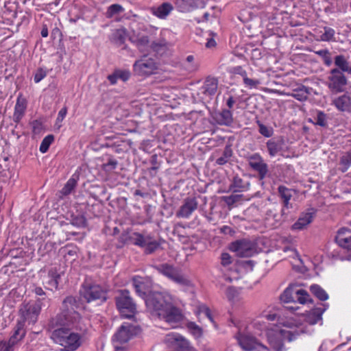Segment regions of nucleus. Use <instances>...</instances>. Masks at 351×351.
<instances>
[{
	"mask_svg": "<svg viewBox=\"0 0 351 351\" xmlns=\"http://www.w3.org/2000/svg\"><path fill=\"white\" fill-rule=\"evenodd\" d=\"M130 39L141 52L149 51V49H151L152 44H149L147 36L134 32L133 34L130 36Z\"/></svg>",
	"mask_w": 351,
	"mask_h": 351,
	"instance_id": "6ab92c4d",
	"label": "nucleus"
},
{
	"mask_svg": "<svg viewBox=\"0 0 351 351\" xmlns=\"http://www.w3.org/2000/svg\"><path fill=\"white\" fill-rule=\"evenodd\" d=\"M81 296L87 302L97 300H106V293L102 288L97 285L83 286L80 291Z\"/></svg>",
	"mask_w": 351,
	"mask_h": 351,
	"instance_id": "9d476101",
	"label": "nucleus"
},
{
	"mask_svg": "<svg viewBox=\"0 0 351 351\" xmlns=\"http://www.w3.org/2000/svg\"><path fill=\"white\" fill-rule=\"evenodd\" d=\"M259 132L265 137H270L273 134V130L263 124H259Z\"/></svg>",
	"mask_w": 351,
	"mask_h": 351,
	"instance_id": "5fc2aeb1",
	"label": "nucleus"
},
{
	"mask_svg": "<svg viewBox=\"0 0 351 351\" xmlns=\"http://www.w3.org/2000/svg\"><path fill=\"white\" fill-rule=\"evenodd\" d=\"M315 123L320 126H325L326 125V119L324 113L318 112L315 117Z\"/></svg>",
	"mask_w": 351,
	"mask_h": 351,
	"instance_id": "864d4df0",
	"label": "nucleus"
},
{
	"mask_svg": "<svg viewBox=\"0 0 351 351\" xmlns=\"http://www.w3.org/2000/svg\"><path fill=\"white\" fill-rule=\"evenodd\" d=\"M197 208V202L195 198H187L184 204L177 213V216L182 218H189Z\"/></svg>",
	"mask_w": 351,
	"mask_h": 351,
	"instance_id": "a211bd4d",
	"label": "nucleus"
},
{
	"mask_svg": "<svg viewBox=\"0 0 351 351\" xmlns=\"http://www.w3.org/2000/svg\"><path fill=\"white\" fill-rule=\"evenodd\" d=\"M249 165L259 173L261 179H263L267 173V165L263 162L261 156L255 154L249 157Z\"/></svg>",
	"mask_w": 351,
	"mask_h": 351,
	"instance_id": "f3484780",
	"label": "nucleus"
},
{
	"mask_svg": "<svg viewBox=\"0 0 351 351\" xmlns=\"http://www.w3.org/2000/svg\"><path fill=\"white\" fill-rule=\"evenodd\" d=\"M124 11V8L119 4H112L108 7L106 12V16L112 18L115 14H119Z\"/></svg>",
	"mask_w": 351,
	"mask_h": 351,
	"instance_id": "ea45409f",
	"label": "nucleus"
},
{
	"mask_svg": "<svg viewBox=\"0 0 351 351\" xmlns=\"http://www.w3.org/2000/svg\"><path fill=\"white\" fill-rule=\"evenodd\" d=\"M80 315L75 311L68 312L66 314L60 315L57 317V324L60 325L75 324L80 319Z\"/></svg>",
	"mask_w": 351,
	"mask_h": 351,
	"instance_id": "393cba45",
	"label": "nucleus"
},
{
	"mask_svg": "<svg viewBox=\"0 0 351 351\" xmlns=\"http://www.w3.org/2000/svg\"><path fill=\"white\" fill-rule=\"evenodd\" d=\"M341 165L344 166L343 171L348 169V168L351 165V152L346 153L341 158Z\"/></svg>",
	"mask_w": 351,
	"mask_h": 351,
	"instance_id": "de8ad7c7",
	"label": "nucleus"
},
{
	"mask_svg": "<svg viewBox=\"0 0 351 351\" xmlns=\"http://www.w3.org/2000/svg\"><path fill=\"white\" fill-rule=\"evenodd\" d=\"M215 45H216V42H215V40L213 38H208V40H207V42L206 43V47L207 48H213Z\"/></svg>",
	"mask_w": 351,
	"mask_h": 351,
	"instance_id": "69168bd1",
	"label": "nucleus"
},
{
	"mask_svg": "<svg viewBox=\"0 0 351 351\" xmlns=\"http://www.w3.org/2000/svg\"><path fill=\"white\" fill-rule=\"evenodd\" d=\"M53 341L62 347L64 351H74L82 343V337L71 328H60L53 331Z\"/></svg>",
	"mask_w": 351,
	"mask_h": 351,
	"instance_id": "7ed1b4c3",
	"label": "nucleus"
},
{
	"mask_svg": "<svg viewBox=\"0 0 351 351\" xmlns=\"http://www.w3.org/2000/svg\"><path fill=\"white\" fill-rule=\"evenodd\" d=\"M346 84V79L343 74L338 69H334L328 77V86L333 93H339L343 90V86Z\"/></svg>",
	"mask_w": 351,
	"mask_h": 351,
	"instance_id": "ddd939ff",
	"label": "nucleus"
},
{
	"mask_svg": "<svg viewBox=\"0 0 351 351\" xmlns=\"http://www.w3.org/2000/svg\"><path fill=\"white\" fill-rule=\"evenodd\" d=\"M276 317L274 313L263 311L259 317L253 322V327L256 335L265 337L269 345L276 351H283V341H289L293 339L292 332L287 329H280L278 326L267 323V321H274Z\"/></svg>",
	"mask_w": 351,
	"mask_h": 351,
	"instance_id": "f03ea898",
	"label": "nucleus"
},
{
	"mask_svg": "<svg viewBox=\"0 0 351 351\" xmlns=\"http://www.w3.org/2000/svg\"><path fill=\"white\" fill-rule=\"evenodd\" d=\"M76 185V182L73 178H70L61 190L60 193L63 195H67L71 193Z\"/></svg>",
	"mask_w": 351,
	"mask_h": 351,
	"instance_id": "c03bdc74",
	"label": "nucleus"
},
{
	"mask_svg": "<svg viewBox=\"0 0 351 351\" xmlns=\"http://www.w3.org/2000/svg\"><path fill=\"white\" fill-rule=\"evenodd\" d=\"M323 59H324V63L326 65L330 66L331 64L332 60H331L329 53L326 54V56L325 57H324Z\"/></svg>",
	"mask_w": 351,
	"mask_h": 351,
	"instance_id": "774afa93",
	"label": "nucleus"
},
{
	"mask_svg": "<svg viewBox=\"0 0 351 351\" xmlns=\"http://www.w3.org/2000/svg\"><path fill=\"white\" fill-rule=\"evenodd\" d=\"M133 70L139 76H148L157 72L158 64L154 58L144 56L134 62Z\"/></svg>",
	"mask_w": 351,
	"mask_h": 351,
	"instance_id": "423d86ee",
	"label": "nucleus"
},
{
	"mask_svg": "<svg viewBox=\"0 0 351 351\" xmlns=\"http://www.w3.org/2000/svg\"><path fill=\"white\" fill-rule=\"evenodd\" d=\"M239 346L244 351H266L267 348L250 335H239L237 337Z\"/></svg>",
	"mask_w": 351,
	"mask_h": 351,
	"instance_id": "9b49d317",
	"label": "nucleus"
},
{
	"mask_svg": "<svg viewBox=\"0 0 351 351\" xmlns=\"http://www.w3.org/2000/svg\"><path fill=\"white\" fill-rule=\"evenodd\" d=\"M34 292L37 295H45V292H44L43 289L40 287H36L34 289Z\"/></svg>",
	"mask_w": 351,
	"mask_h": 351,
	"instance_id": "338daca9",
	"label": "nucleus"
},
{
	"mask_svg": "<svg viewBox=\"0 0 351 351\" xmlns=\"http://www.w3.org/2000/svg\"><path fill=\"white\" fill-rule=\"evenodd\" d=\"M138 330L130 323H123L112 337V342L115 349L122 350L121 345L127 343Z\"/></svg>",
	"mask_w": 351,
	"mask_h": 351,
	"instance_id": "20e7f679",
	"label": "nucleus"
},
{
	"mask_svg": "<svg viewBox=\"0 0 351 351\" xmlns=\"http://www.w3.org/2000/svg\"><path fill=\"white\" fill-rule=\"evenodd\" d=\"M186 327L195 338L198 339L202 336L203 332L202 328L197 325L195 322H188Z\"/></svg>",
	"mask_w": 351,
	"mask_h": 351,
	"instance_id": "4c0bfd02",
	"label": "nucleus"
},
{
	"mask_svg": "<svg viewBox=\"0 0 351 351\" xmlns=\"http://www.w3.org/2000/svg\"><path fill=\"white\" fill-rule=\"evenodd\" d=\"M313 213H302L298 221L292 225L291 229L297 231L302 230L306 228V227L313 221Z\"/></svg>",
	"mask_w": 351,
	"mask_h": 351,
	"instance_id": "b1692460",
	"label": "nucleus"
},
{
	"mask_svg": "<svg viewBox=\"0 0 351 351\" xmlns=\"http://www.w3.org/2000/svg\"><path fill=\"white\" fill-rule=\"evenodd\" d=\"M231 263V256L228 253L221 254V263L223 265H229Z\"/></svg>",
	"mask_w": 351,
	"mask_h": 351,
	"instance_id": "680f3d73",
	"label": "nucleus"
},
{
	"mask_svg": "<svg viewBox=\"0 0 351 351\" xmlns=\"http://www.w3.org/2000/svg\"><path fill=\"white\" fill-rule=\"evenodd\" d=\"M206 0H176L177 9L182 12H191L205 6Z\"/></svg>",
	"mask_w": 351,
	"mask_h": 351,
	"instance_id": "dca6fc26",
	"label": "nucleus"
},
{
	"mask_svg": "<svg viewBox=\"0 0 351 351\" xmlns=\"http://www.w3.org/2000/svg\"><path fill=\"white\" fill-rule=\"evenodd\" d=\"M132 239L135 245L144 247L147 253L153 252L159 246L158 243L149 234L134 233Z\"/></svg>",
	"mask_w": 351,
	"mask_h": 351,
	"instance_id": "f8f14e48",
	"label": "nucleus"
},
{
	"mask_svg": "<svg viewBox=\"0 0 351 351\" xmlns=\"http://www.w3.org/2000/svg\"><path fill=\"white\" fill-rule=\"evenodd\" d=\"M0 351H13V347L9 343V341H0Z\"/></svg>",
	"mask_w": 351,
	"mask_h": 351,
	"instance_id": "13d9d810",
	"label": "nucleus"
},
{
	"mask_svg": "<svg viewBox=\"0 0 351 351\" xmlns=\"http://www.w3.org/2000/svg\"><path fill=\"white\" fill-rule=\"evenodd\" d=\"M310 290L313 294H314L320 300H326L328 298V295L326 292L321 288L319 285H313L310 287Z\"/></svg>",
	"mask_w": 351,
	"mask_h": 351,
	"instance_id": "f704fd0d",
	"label": "nucleus"
},
{
	"mask_svg": "<svg viewBox=\"0 0 351 351\" xmlns=\"http://www.w3.org/2000/svg\"><path fill=\"white\" fill-rule=\"evenodd\" d=\"M221 232L226 234H233L234 231L229 226H224L221 228Z\"/></svg>",
	"mask_w": 351,
	"mask_h": 351,
	"instance_id": "0e129e2a",
	"label": "nucleus"
},
{
	"mask_svg": "<svg viewBox=\"0 0 351 351\" xmlns=\"http://www.w3.org/2000/svg\"><path fill=\"white\" fill-rule=\"evenodd\" d=\"M27 107L26 100L21 97H18L16 103L14 107V113L13 119L15 122H19L23 116L24 115Z\"/></svg>",
	"mask_w": 351,
	"mask_h": 351,
	"instance_id": "bb28decb",
	"label": "nucleus"
},
{
	"mask_svg": "<svg viewBox=\"0 0 351 351\" xmlns=\"http://www.w3.org/2000/svg\"><path fill=\"white\" fill-rule=\"evenodd\" d=\"M108 79L111 84H115L119 79L118 75H117V71H115L112 74L108 75Z\"/></svg>",
	"mask_w": 351,
	"mask_h": 351,
	"instance_id": "e2e57ef3",
	"label": "nucleus"
},
{
	"mask_svg": "<svg viewBox=\"0 0 351 351\" xmlns=\"http://www.w3.org/2000/svg\"><path fill=\"white\" fill-rule=\"evenodd\" d=\"M335 65L343 71L351 72V68L349 66L348 61L343 56H337L335 59Z\"/></svg>",
	"mask_w": 351,
	"mask_h": 351,
	"instance_id": "58836bf2",
	"label": "nucleus"
},
{
	"mask_svg": "<svg viewBox=\"0 0 351 351\" xmlns=\"http://www.w3.org/2000/svg\"><path fill=\"white\" fill-rule=\"evenodd\" d=\"M47 72L43 68H39L35 73L34 80L36 83L40 82L47 76Z\"/></svg>",
	"mask_w": 351,
	"mask_h": 351,
	"instance_id": "09e8293b",
	"label": "nucleus"
},
{
	"mask_svg": "<svg viewBox=\"0 0 351 351\" xmlns=\"http://www.w3.org/2000/svg\"><path fill=\"white\" fill-rule=\"evenodd\" d=\"M230 250L241 257L252 256L256 253L255 244L248 240H240L232 243Z\"/></svg>",
	"mask_w": 351,
	"mask_h": 351,
	"instance_id": "1a4fd4ad",
	"label": "nucleus"
},
{
	"mask_svg": "<svg viewBox=\"0 0 351 351\" xmlns=\"http://www.w3.org/2000/svg\"><path fill=\"white\" fill-rule=\"evenodd\" d=\"M336 108L341 111H348L351 108L350 98L346 95H341L333 101Z\"/></svg>",
	"mask_w": 351,
	"mask_h": 351,
	"instance_id": "c85d7f7f",
	"label": "nucleus"
},
{
	"mask_svg": "<svg viewBox=\"0 0 351 351\" xmlns=\"http://www.w3.org/2000/svg\"><path fill=\"white\" fill-rule=\"evenodd\" d=\"M145 301L151 313L164 319L172 328H178L184 319V314L175 306L173 298L168 293L150 292Z\"/></svg>",
	"mask_w": 351,
	"mask_h": 351,
	"instance_id": "f257e3e1",
	"label": "nucleus"
},
{
	"mask_svg": "<svg viewBox=\"0 0 351 351\" xmlns=\"http://www.w3.org/2000/svg\"><path fill=\"white\" fill-rule=\"evenodd\" d=\"M158 271L171 280L185 287L191 285V281L178 269L167 264H162L156 267Z\"/></svg>",
	"mask_w": 351,
	"mask_h": 351,
	"instance_id": "0eeeda50",
	"label": "nucleus"
},
{
	"mask_svg": "<svg viewBox=\"0 0 351 351\" xmlns=\"http://www.w3.org/2000/svg\"><path fill=\"white\" fill-rule=\"evenodd\" d=\"M119 79L123 82L128 80L130 77V72L128 70H116Z\"/></svg>",
	"mask_w": 351,
	"mask_h": 351,
	"instance_id": "6e6d98bb",
	"label": "nucleus"
},
{
	"mask_svg": "<svg viewBox=\"0 0 351 351\" xmlns=\"http://www.w3.org/2000/svg\"><path fill=\"white\" fill-rule=\"evenodd\" d=\"M325 309L315 308L310 311L305 315L304 321L309 325H315L322 320V316Z\"/></svg>",
	"mask_w": 351,
	"mask_h": 351,
	"instance_id": "a878e982",
	"label": "nucleus"
},
{
	"mask_svg": "<svg viewBox=\"0 0 351 351\" xmlns=\"http://www.w3.org/2000/svg\"><path fill=\"white\" fill-rule=\"evenodd\" d=\"M199 311L202 313L204 314L211 322H213L210 311L207 306L204 305L201 306L199 307Z\"/></svg>",
	"mask_w": 351,
	"mask_h": 351,
	"instance_id": "052dcab7",
	"label": "nucleus"
},
{
	"mask_svg": "<svg viewBox=\"0 0 351 351\" xmlns=\"http://www.w3.org/2000/svg\"><path fill=\"white\" fill-rule=\"evenodd\" d=\"M283 252L287 254V257L298 258L300 261H301L298 252L295 249L290 247H287L284 248Z\"/></svg>",
	"mask_w": 351,
	"mask_h": 351,
	"instance_id": "3c124183",
	"label": "nucleus"
},
{
	"mask_svg": "<svg viewBox=\"0 0 351 351\" xmlns=\"http://www.w3.org/2000/svg\"><path fill=\"white\" fill-rule=\"evenodd\" d=\"M125 38V29H117L112 34V40L117 44H121L124 42Z\"/></svg>",
	"mask_w": 351,
	"mask_h": 351,
	"instance_id": "37998d69",
	"label": "nucleus"
},
{
	"mask_svg": "<svg viewBox=\"0 0 351 351\" xmlns=\"http://www.w3.org/2000/svg\"><path fill=\"white\" fill-rule=\"evenodd\" d=\"M241 75L243 77L244 84L248 88H257L258 86L261 84V81L259 80H254L249 78L247 76V73L245 71L241 72Z\"/></svg>",
	"mask_w": 351,
	"mask_h": 351,
	"instance_id": "c9c22d12",
	"label": "nucleus"
},
{
	"mask_svg": "<svg viewBox=\"0 0 351 351\" xmlns=\"http://www.w3.org/2000/svg\"><path fill=\"white\" fill-rule=\"evenodd\" d=\"M25 334L24 322H17L13 334L8 340L9 343L14 347L24 338Z\"/></svg>",
	"mask_w": 351,
	"mask_h": 351,
	"instance_id": "5701e85b",
	"label": "nucleus"
},
{
	"mask_svg": "<svg viewBox=\"0 0 351 351\" xmlns=\"http://www.w3.org/2000/svg\"><path fill=\"white\" fill-rule=\"evenodd\" d=\"M116 304L121 316L123 317L131 318L136 313V305L127 290L120 291L119 295L117 297Z\"/></svg>",
	"mask_w": 351,
	"mask_h": 351,
	"instance_id": "39448f33",
	"label": "nucleus"
},
{
	"mask_svg": "<svg viewBox=\"0 0 351 351\" xmlns=\"http://www.w3.org/2000/svg\"><path fill=\"white\" fill-rule=\"evenodd\" d=\"M41 310V304L39 301L24 303L19 310V315L21 320L19 322H29L34 324Z\"/></svg>",
	"mask_w": 351,
	"mask_h": 351,
	"instance_id": "6e6552de",
	"label": "nucleus"
},
{
	"mask_svg": "<svg viewBox=\"0 0 351 351\" xmlns=\"http://www.w3.org/2000/svg\"><path fill=\"white\" fill-rule=\"evenodd\" d=\"M279 192L284 200L285 206L286 207V208H289V202L291 197L290 191L285 187L280 186Z\"/></svg>",
	"mask_w": 351,
	"mask_h": 351,
	"instance_id": "a18cd8bd",
	"label": "nucleus"
},
{
	"mask_svg": "<svg viewBox=\"0 0 351 351\" xmlns=\"http://www.w3.org/2000/svg\"><path fill=\"white\" fill-rule=\"evenodd\" d=\"M53 139L54 138L52 135H48L45 136L40 143L39 148L40 152L43 154L47 152L50 145L53 143Z\"/></svg>",
	"mask_w": 351,
	"mask_h": 351,
	"instance_id": "79ce46f5",
	"label": "nucleus"
},
{
	"mask_svg": "<svg viewBox=\"0 0 351 351\" xmlns=\"http://www.w3.org/2000/svg\"><path fill=\"white\" fill-rule=\"evenodd\" d=\"M324 33L320 36L319 40L322 41H332L334 40L335 30L330 27H324Z\"/></svg>",
	"mask_w": 351,
	"mask_h": 351,
	"instance_id": "a19ab883",
	"label": "nucleus"
},
{
	"mask_svg": "<svg viewBox=\"0 0 351 351\" xmlns=\"http://www.w3.org/2000/svg\"><path fill=\"white\" fill-rule=\"evenodd\" d=\"M169 43L165 40H159L152 43L151 49L154 51H158L162 48L167 47Z\"/></svg>",
	"mask_w": 351,
	"mask_h": 351,
	"instance_id": "8fccbe9b",
	"label": "nucleus"
},
{
	"mask_svg": "<svg viewBox=\"0 0 351 351\" xmlns=\"http://www.w3.org/2000/svg\"><path fill=\"white\" fill-rule=\"evenodd\" d=\"M297 285H291L288 287L280 295L282 302L289 303L295 300V291L296 290Z\"/></svg>",
	"mask_w": 351,
	"mask_h": 351,
	"instance_id": "7c9ffc66",
	"label": "nucleus"
},
{
	"mask_svg": "<svg viewBox=\"0 0 351 351\" xmlns=\"http://www.w3.org/2000/svg\"><path fill=\"white\" fill-rule=\"evenodd\" d=\"M217 89V81L214 78L207 79L202 87V93L206 96L213 95Z\"/></svg>",
	"mask_w": 351,
	"mask_h": 351,
	"instance_id": "cd10ccee",
	"label": "nucleus"
},
{
	"mask_svg": "<svg viewBox=\"0 0 351 351\" xmlns=\"http://www.w3.org/2000/svg\"><path fill=\"white\" fill-rule=\"evenodd\" d=\"M67 113V109L66 107L62 108L58 112V117L56 118V123H55V128L57 130H60V128L62 127V122L65 118Z\"/></svg>",
	"mask_w": 351,
	"mask_h": 351,
	"instance_id": "49530a36",
	"label": "nucleus"
},
{
	"mask_svg": "<svg viewBox=\"0 0 351 351\" xmlns=\"http://www.w3.org/2000/svg\"><path fill=\"white\" fill-rule=\"evenodd\" d=\"M184 66L189 72H195L199 69V63L193 55H189L184 62Z\"/></svg>",
	"mask_w": 351,
	"mask_h": 351,
	"instance_id": "473e14b6",
	"label": "nucleus"
},
{
	"mask_svg": "<svg viewBox=\"0 0 351 351\" xmlns=\"http://www.w3.org/2000/svg\"><path fill=\"white\" fill-rule=\"evenodd\" d=\"M151 284L152 282L149 278H143L140 276H135L133 278V285L136 293L141 296L146 295L147 290L150 287Z\"/></svg>",
	"mask_w": 351,
	"mask_h": 351,
	"instance_id": "aec40b11",
	"label": "nucleus"
},
{
	"mask_svg": "<svg viewBox=\"0 0 351 351\" xmlns=\"http://www.w3.org/2000/svg\"><path fill=\"white\" fill-rule=\"evenodd\" d=\"M42 282L45 288L53 291L58 287L60 275L56 267L51 268L47 273L43 271L41 273Z\"/></svg>",
	"mask_w": 351,
	"mask_h": 351,
	"instance_id": "4468645a",
	"label": "nucleus"
},
{
	"mask_svg": "<svg viewBox=\"0 0 351 351\" xmlns=\"http://www.w3.org/2000/svg\"><path fill=\"white\" fill-rule=\"evenodd\" d=\"M165 342L170 346L182 350H189L191 348L190 342L186 339L176 332L168 333Z\"/></svg>",
	"mask_w": 351,
	"mask_h": 351,
	"instance_id": "2eb2a0df",
	"label": "nucleus"
},
{
	"mask_svg": "<svg viewBox=\"0 0 351 351\" xmlns=\"http://www.w3.org/2000/svg\"><path fill=\"white\" fill-rule=\"evenodd\" d=\"M219 116V123L221 125H230L232 122V114L229 110H222Z\"/></svg>",
	"mask_w": 351,
	"mask_h": 351,
	"instance_id": "e433bc0d",
	"label": "nucleus"
},
{
	"mask_svg": "<svg viewBox=\"0 0 351 351\" xmlns=\"http://www.w3.org/2000/svg\"><path fill=\"white\" fill-rule=\"evenodd\" d=\"M173 6L169 2H165L157 7L151 8L152 13L157 18L160 19H166L173 11Z\"/></svg>",
	"mask_w": 351,
	"mask_h": 351,
	"instance_id": "4be33fe9",
	"label": "nucleus"
},
{
	"mask_svg": "<svg viewBox=\"0 0 351 351\" xmlns=\"http://www.w3.org/2000/svg\"><path fill=\"white\" fill-rule=\"evenodd\" d=\"M32 132L34 134H40L43 130V126L41 122L36 120L32 122Z\"/></svg>",
	"mask_w": 351,
	"mask_h": 351,
	"instance_id": "603ef678",
	"label": "nucleus"
},
{
	"mask_svg": "<svg viewBox=\"0 0 351 351\" xmlns=\"http://www.w3.org/2000/svg\"><path fill=\"white\" fill-rule=\"evenodd\" d=\"M336 241L341 247L351 250V230H339L336 236Z\"/></svg>",
	"mask_w": 351,
	"mask_h": 351,
	"instance_id": "412c9836",
	"label": "nucleus"
},
{
	"mask_svg": "<svg viewBox=\"0 0 351 351\" xmlns=\"http://www.w3.org/2000/svg\"><path fill=\"white\" fill-rule=\"evenodd\" d=\"M308 93L306 88H305V90H301L300 92L294 93L293 97L299 101H305L308 98Z\"/></svg>",
	"mask_w": 351,
	"mask_h": 351,
	"instance_id": "4d7b16f0",
	"label": "nucleus"
},
{
	"mask_svg": "<svg viewBox=\"0 0 351 351\" xmlns=\"http://www.w3.org/2000/svg\"><path fill=\"white\" fill-rule=\"evenodd\" d=\"M281 141L269 140L267 143V147L271 157L276 156L282 149Z\"/></svg>",
	"mask_w": 351,
	"mask_h": 351,
	"instance_id": "2f4dec72",
	"label": "nucleus"
},
{
	"mask_svg": "<svg viewBox=\"0 0 351 351\" xmlns=\"http://www.w3.org/2000/svg\"><path fill=\"white\" fill-rule=\"evenodd\" d=\"M75 302V298H73V297H68L64 300L63 305L65 308H67L68 309H69V307L70 306L71 310H73V306Z\"/></svg>",
	"mask_w": 351,
	"mask_h": 351,
	"instance_id": "bf43d9fd",
	"label": "nucleus"
},
{
	"mask_svg": "<svg viewBox=\"0 0 351 351\" xmlns=\"http://www.w3.org/2000/svg\"><path fill=\"white\" fill-rule=\"evenodd\" d=\"M226 298L232 305H237L243 301L240 292L232 287H228L226 292Z\"/></svg>",
	"mask_w": 351,
	"mask_h": 351,
	"instance_id": "c756f323",
	"label": "nucleus"
},
{
	"mask_svg": "<svg viewBox=\"0 0 351 351\" xmlns=\"http://www.w3.org/2000/svg\"><path fill=\"white\" fill-rule=\"evenodd\" d=\"M295 300H297L299 303L304 304L311 302V298L308 293L305 290L299 288L298 286L295 291Z\"/></svg>",
	"mask_w": 351,
	"mask_h": 351,
	"instance_id": "72a5a7b5",
	"label": "nucleus"
}]
</instances>
